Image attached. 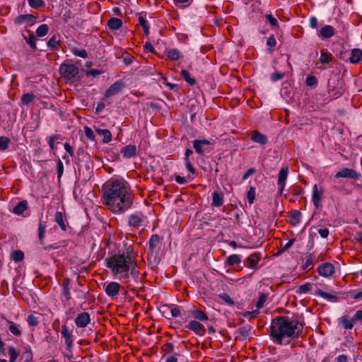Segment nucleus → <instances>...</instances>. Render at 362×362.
<instances>
[{
  "mask_svg": "<svg viewBox=\"0 0 362 362\" xmlns=\"http://www.w3.org/2000/svg\"><path fill=\"white\" fill-rule=\"evenodd\" d=\"M334 177L336 178H350L353 180H359L361 174L354 169L344 168L338 171Z\"/></svg>",
  "mask_w": 362,
  "mask_h": 362,
  "instance_id": "obj_6",
  "label": "nucleus"
},
{
  "mask_svg": "<svg viewBox=\"0 0 362 362\" xmlns=\"http://www.w3.org/2000/svg\"><path fill=\"white\" fill-rule=\"evenodd\" d=\"M59 138H60V135H59V134L54 135V136L47 138L48 144H49L51 150H54L55 148L54 141L56 140H58Z\"/></svg>",
  "mask_w": 362,
  "mask_h": 362,
  "instance_id": "obj_53",
  "label": "nucleus"
},
{
  "mask_svg": "<svg viewBox=\"0 0 362 362\" xmlns=\"http://www.w3.org/2000/svg\"><path fill=\"white\" fill-rule=\"evenodd\" d=\"M362 57V50L358 48H354L351 50L349 61L352 64H356L360 62Z\"/></svg>",
  "mask_w": 362,
  "mask_h": 362,
  "instance_id": "obj_22",
  "label": "nucleus"
},
{
  "mask_svg": "<svg viewBox=\"0 0 362 362\" xmlns=\"http://www.w3.org/2000/svg\"><path fill=\"white\" fill-rule=\"evenodd\" d=\"M107 267L111 270L115 279L122 283L129 282V275L137 281L139 272L136 269V263L130 255L115 254L105 259Z\"/></svg>",
  "mask_w": 362,
  "mask_h": 362,
  "instance_id": "obj_3",
  "label": "nucleus"
},
{
  "mask_svg": "<svg viewBox=\"0 0 362 362\" xmlns=\"http://www.w3.org/2000/svg\"><path fill=\"white\" fill-rule=\"evenodd\" d=\"M268 298V294L262 293H260L258 300L256 303L255 307L257 310L262 308L264 306V303Z\"/></svg>",
  "mask_w": 362,
  "mask_h": 362,
  "instance_id": "obj_43",
  "label": "nucleus"
},
{
  "mask_svg": "<svg viewBox=\"0 0 362 362\" xmlns=\"http://www.w3.org/2000/svg\"><path fill=\"white\" fill-rule=\"evenodd\" d=\"M335 34L334 28L329 25L322 27L318 33V37L322 40L330 38Z\"/></svg>",
  "mask_w": 362,
  "mask_h": 362,
  "instance_id": "obj_16",
  "label": "nucleus"
},
{
  "mask_svg": "<svg viewBox=\"0 0 362 362\" xmlns=\"http://www.w3.org/2000/svg\"><path fill=\"white\" fill-rule=\"evenodd\" d=\"M47 46L51 49H56L59 46V40H57L56 35H53L47 42Z\"/></svg>",
  "mask_w": 362,
  "mask_h": 362,
  "instance_id": "obj_45",
  "label": "nucleus"
},
{
  "mask_svg": "<svg viewBox=\"0 0 362 362\" xmlns=\"http://www.w3.org/2000/svg\"><path fill=\"white\" fill-rule=\"evenodd\" d=\"M240 262H241V258H240V256L238 255L235 254V255H229L226 259V263L229 266L238 265V264H240Z\"/></svg>",
  "mask_w": 362,
  "mask_h": 362,
  "instance_id": "obj_33",
  "label": "nucleus"
},
{
  "mask_svg": "<svg viewBox=\"0 0 362 362\" xmlns=\"http://www.w3.org/2000/svg\"><path fill=\"white\" fill-rule=\"evenodd\" d=\"M186 327L199 336H203L205 334L204 326L197 320L190 321Z\"/></svg>",
  "mask_w": 362,
  "mask_h": 362,
  "instance_id": "obj_11",
  "label": "nucleus"
},
{
  "mask_svg": "<svg viewBox=\"0 0 362 362\" xmlns=\"http://www.w3.org/2000/svg\"><path fill=\"white\" fill-rule=\"evenodd\" d=\"M23 37L25 42L30 46L32 49H36V38L33 34L29 33L28 36L23 35Z\"/></svg>",
  "mask_w": 362,
  "mask_h": 362,
  "instance_id": "obj_44",
  "label": "nucleus"
},
{
  "mask_svg": "<svg viewBox=\"0 0 362 362\" xmlns=\"http://www.w3.org/2000/svg\"><path fill=\"white\" fill-rule=\"evenodd\" d=\"M107 25L111 30H118L122 25V21L117 18H111L107 22Z\"/></svg>",
  "mask_w": 362,
  "mask_h": 362,
  "instance_id": "obj_27",
  "label": "nucleus"
},
{
  "mask_svg": "<svg viewBox=\"0 0 362 362\" xmlns=\"http://www.w3.org/2000/svg\"><path fill=\"white\" fill-rule=\"evenodd\" d=\"M36 17L32 14H23L17 16L14 21L16 25L25 24L28 26H32L35 24Z\"/></svg>",
  "mask_w": 362,
  "mask_h": 362,
  "instance_id": "obj_8",
  "label": "nucleus"
},
{
  "mask_svg": "<svg viewBox=\"0 0 362 362\" xmlns=\"http://www.w3.org/2000/svg\"><path fill=\"white\" fill-rule=\"evenodd\" d=\"M210 141L206 139L198 140L196 139L193 141V146L197 153L202 154L204 152L203 146L209 145Z\"/></svg>",
  "mask_w": 362,
  "mask_h": 362,
  "instance_id": "obj_24",
  "label": "nucleus"
},
{
  "mask_svg": "<svg viewBox=\"0 0 362 362\" xmlns=\"http://www.w3.org/2000/svg\"><path fill=\"white\" fill-rule=\"evenodd\" d=\"M145 216L140 212L132 214L129 216L128 226L132 228H139L144 226Z\"/></svg>",
  "mask_w": 362,
  "mask_h": 362,
  "instance_id": "obj_5",
  "label": "nucleus"
},
{
  "mask_svg": "<svg viewBox=\"0 0 362 362\" xmlns=\"http://www.w3.org/2000/svg\"><path fill=\"white\" fill-rule=\"evenodd\" d=\"M59 73L66 81H74L78 78L79 69L76 65L66 61L61 64Z\"/></svg>",
  "mask_w": 362,
  "mask_h": 362,
  "instance_id": "obj_4",
  "label": "nucleus"
},
{
  "mask_svg": "<svg viewBox=\"0 0 362 362\" xmlns=\"http://www.w3.org/2000/svg\"><path fill=\"white\" fill-rule=\"evenodd\" d=\"M124 87V83L121 81H117L111 85L105 91V97L110 98L118 94Z\"/></svg>",
  "mask_w": 362,
  "mask_h": 362,
  "instance_id": "obj_10",
  "label": "nucleus"
},
{
  "mask_svg": "<svg viewBox=\"0 0 362 362\" xmlns=\"http://www.w3.org/2000/svg\"><path fill=\"white\" fill-rule=\"evenodd\" d=\"M8 329L13 334L16 336H20L21 334L22 330L20 325L11 321H8Z\"/></svg>",
  "mask_w": 362,
  "mask_h": 362,
  "instance_id": "obj_34",
  "label": "nucleus"
},
{
  "mask_svg": "<svg viewBox=\"0 0 362 362\" xmlns=\"http://www.w3.org/2000/svg\"><path fill=\"white\" fill-rule=\"evenodd\" d=\"M29 6L34 8H38L45 5L43 0H28Z\"/></svg>",
  "mask_w": 362,
  "mask_h": 362,
  "instance_id": "obj_51",
  "label": "nucleus"
},
{
  "mask_svg": "<svg viewBox=\"0 0 362 362\" xmlns=\"http://www.w3.org/2000/svg\"><path fill=\"white\" fill-rule=\"evenodd\" d=\"M167 56L171 60H177L180 58L181 54L177 49H170L167 51Z\"/></svg>",
  "mask_w": 362,
  "mask_h": 362,
  "instance_id": "obj_40",
  "label": "nucleus"
},
{
  "mask_svg": "<svg viewBox=\"0 0 362 362\" xmlns=\"http://www.w3.org/2000/svg\"><path fill=\"white\" fill-rule=\"evenodd\" d=\"M219 297L228 305H233L234 303L232 298L226 293H221L219 295Z\"/></svg>",
  "mask_w": 362,
  "mask_h": 362,
  "instance_id": "obj_59",
  "label": "nucleus"
},
{
  "mask_svg": "<svg viewBox=\"0 0 362 362\" xmlns=\"http://www.w3.org/2000/svg\"><path fill=\"white\" fill-rule=\"evenodd\" d=\"M27 322L30 326H36L39 323L38 318L35 317L34 315H30L28 317Z\"/></svg>",
  "mask_w": 362,
  "mask_h": 362,
  "instance_id": "obj_56",
  "label": "nucleus"
},
{
  "mask_svg": "<svg viewBox=\"0 0 362 362\" xmlns=\"http://www.w3.org/2000/svg\"><path fill=\"white\" fill-rule=\"evenodd\" d=\"M35 95L32 93H24L21 98V103L25 105H28L33 102Z\"/></svg>",
  "mask_w": 362,
  "mask_h": 362,
  "instance_id": "obj_38",
  "label": "nucleus"
},
{
  "mask_svg": "<svg viewBox=\"0 0 362 362\" xmlns=\"http://www.w3.org/2000/svg\"><path fill=\"white\" fill-rule=\"evenodd\" d=\"M288 167H282L279 173L277 185L279 186V193L281 194L286 186V182L288 174Z\"/></svg>",
  "mask_w": 362,
  "mask_h": 362,
  "instance_id": "obj_7",
  "label": "nucleus"
},
{
  "mask_svg": "<svg viewBox=\"0 0 362 362\" xmlns=\"http://www.w3.org/2000/svg\"><path fill=\"white\" fill-rule=\"evenodd\" d=\"M160 243V237L158 235H152L148 241L149 249L153 252Z\"/></svg>",
  "mask_w": 362,
  "mask_h": 362,
  "instance_id": "obj_32",
  "label": "nucleus"
},
{
  "mask_svg": "<svg viewBox=\"0 0 362 362\" xmlns=\"http://www.w3.org/2000/svg\"><path fill=\"white\" fill-rule=\"evenodd\" d=\"M96 133L103 136V142L108 144L112 141V134L110 130L107 129L95 128Z\"/></svg>",
  "mask_w": 362,
  "mask_h": 362,
  "instance_id": "obj_21",
  "label": "nucleus"
},
{
  "mask_svg": "<svg viewBox=\"0 0 362 362\" xmlns=\"http://www.w3.org/2000/svg\"><path fill=\"white\" fill-rule=\"evenodd\" d=\"M69 283L70 280L69 279H66L64 283L62 284V294L67 301L71 299V294L69 288Z\"/></svg>",
  "mask_w": 362,
  "mask_h": 362,
  "instance_id": "obj_37",
  "label": "nucleus"
},
{
  "mask_svg": "<svg viewBox=\"0 0 362 362\" xmlns=\"http://www.w3.org/2000/svg\"><path fill=\"white\" fill-rule=\"evenodd\" d=\"M47 225L46 222L42 221V220L40 221L38 224V239L40 245H44V239H45V230H46Z\"/></svg>",
  "mask_w": 362,
  "mask_h": 362,
  "instance_id": "obj_23",
  "label": "nucleus"
},
{
  "mask_svg": "<svg viewBox=\"0 0 362 362\" xmlns=\"http://www.w3.org/2000/svg\"><path fill=\"white\" fill-rule=\"evenodd\" d=\"M120 153L122 157L126 159L134 157L136 155V146L131 144L125 146L121 149Z\"/></svg>",
  "mask_w": 362,
  "mask_h": 362,
  "instance_id": "obj_17",
  "label": "nucleus"
},
{
  "mask_svg": "<svg viewBox=\"0 0 362 362\" xmlns=\"http://www.w3.org/2000/svg\"><path fill=\"white\" fill-rule=\"evenodd\" d=\"M57 169L58 178L60 179L61 177L62 176L63 172H64V165L60 159H58Z\"/></svg>",
  "mask_w": 362,
  "mask_h": 362,
  "instance_id": "obj_57",
  "label": "nucleus"
},
{
  "mask_svg": "<svg viewBox=\"0 0 362 362\" xmlns=\"http://www.w3.org/2000/svg\"><path fill=\"white\" fill-rule=\"evenodd\" d=\"M49 31V27L46 24L40 25L36 30L37 36L42 37L45 36Z\"/></svg>",
  "mask_w": 362,
  "mask_h": 362,
  "instance_id": "obj_41",
  "label": "nucleus"
},
{
  "mask_svg": "<svg viewBox=\"0 0 362 362\" xmlns=\"http://www.w3.org/2000/svg\"><path fill=\"white\" fill-rule=\"evenodd\" d=\"M84 132H85V135L86 136L91 140V141H94L95 140V134H94V132L91 129V128L88 127H85L84 128Z\"/></svg>",
  "mask_w": 362,
  "mask_h": 362,
  "instance_id": "obj_55",
  "label": "nucleus"
},
{
  "mask_svg": "<svg viewBox=\"0 0 362 362\" xmlns=\"http://www.w3.org/2000/svg\"><path fill=\"white\" fill-rule=\"evenodd\" d=\"M8 354L9 356V362H15L19 356L20 352L13 346H8Z\"/></svg>",
  "mask_w": 362,
  "mask_h": 362,
  "instance_id": "obj_29",
  "label": "nucleus"
},
{
  "mask_svg": "<svg viewBox=\"0 0 362 362\" xmlns=\"http://www.w3.org/2000/svg\"><path fill=\"white\" fill-rule=\"evenodd\" d=\"M267 22L274 28H276L278 26V21L271 14H267L265 16Z\"/></svg>",
  "mask_w": 362,
  "mask_h": 362,
  "instance_id": "obj_54",
  "label": "nucleus"
},
{
  "mask_svg": "<svg viewBox=\"0 0 362 362\" xmlns=\"http://www.w3.org/2000/svg\"><path fill=\"white\" fill-rule=\"evenodd\" d=\"M180 75L190 86H193L196 83V80L190 77L189 73L187 70H181Z\"/></svg>",
  "mask_w": 362,
  "mask_h": 362,
  "instance_id": "obj_42",
  "label": "nucleus"
},
{
  "mask_svg": "<svg viewBox=\"0 0 362 362\" xmlns=\"http://www.w3.org/2000/svg\"><path fill=\"white\" fill-rule=\"evenodd\" d=\"M334 270V266L329 262L323 263L317 267L319 274L323 277H329L332 276Z\"/></svg>",
  "mask_w": 362,
  "mask_h": 362,
  "instance_id": "obj_9",
  "label": "nucleus"
},
{
  "mask_svg": "<svg viewBox=\"0 0 362 362\" xmlns=\"http://www.w3.org/2000/svg\"><path fill=\"white\" fill-rule=\"evenodd\" d=\"M251 140L261 145L267 144L268 141L267 137L265 135L261 134L257 130L252 132Z\"/></svg>",
  "mask_w": 362,
  "mask_h": 362,
  "instance_id": "obj_20",
  "label": "nucleus"
},
{
  "mask_svg": "<svg viewBox=\"0 0 362 362\" xmlns=\"http://www.w3.org/2000/svg\"><path fill=\"white\" fill-rule=\"evenodd\" d=\"M189 178H190V176H188L187 177H182L180 175L175 176V180L176 182H177L178 184H180V185L187 183L188 179H189Z\"/></svg>",
  "mask_w": 362,
  "mask_h": 362,
  "instance_id": "obj_60",
  "label": "nucleus"
},
{
  "mask_svg": "<svg viewBox=\"0 0 362 362\" xmlns=\"http://www.w3.org/2000/svg\"><path fill=\"white\" fill-rule=\"evenodd\" d=\"M276 39L274 35H271L267 40V45L270 47H274L276 46Z\"/></svg>",
  "mask_w": 362,
  "mask_h": 362,
  "instance_id": "obj_62",
  "label": "nucleus"
},
{
  "mask_svg": "<svg viewBox=\"0 0 362 362\" xmlns=\"http://www.w3.org/2000/svg\"><path fill=\"white\" fill-rule=\"evenodd\" d=\"M303 326L304 323L296 317H277L272 320L270 326V336L275 343L281 345L285 338H298L303 332Z\"/></svg>",
  "mask_w": 362,
  "mask_h": 362,
  "instance_id": "obj_2",
  "label": "nucleus"
},
{
  "mask_svg": "<svg viewBox=\"0 0 362 362\" xmlns=\"http://www.w3.org/2000/svg\"><path fill=\"white\" fill-rule=\"evenodd\" d=\"M103 73L102 71H100L98 69H90L86 71V76H96Z\"/></svg>",
  "mask_w": 362,
  "mask_h": 362,
  "instance_id": "obj_63",
  "label": "nucleus"
},
{
  "mask_svg": "<svg viewBox=\"0 0 362 362\" xmlns=\"http://www.w3.org/2000/svg\"><path fill=\"white\" fill-rule=\"evenodd\" d=\"M329 87H330V85H329ZM329 92L332 96L338 98L342 93V83L338 81L336 86L329 88Z\"/></svg>",
  "mask_w": 362,
  "mask_h": 362,
  "instance_id": "obj_28",
  "label": "nucleus"
},
{
  "mask_svg": "<svg viewBox=\"0 0 362 362\" xmlns=\"http://www.w3.org/2000/svg\"><path fill=\"white\" fill-rule=\"evenodd\" d=\"M305 83L308 86L315 87L317 84V79L315 76L310 75L306 78Z\"/></svg>",
  "mask_w": 362,
  "mask_h": 362,
  "instance_id": "obj_50",
  "label": "nucleus"
},
{
  "mask_svg": "<svg viewBox=\"0 0 362 362\" xmlns=\"http://www.w3.org/2000/svg\"><path fill=\"white\" fill-rule=\"evenodd\" d=\"M120 287L119 283L112 281L105 286V292L109 297H115L119 293Z\"/></svg>",
  "mask_w": 362,
  "mask_h": 362,
  "instance_id": "obj_13",
  "label": "nucleus"
},
{
  "mask_svg": "<svg viewBox=\"0 0 362 362\" xmlns=\"http://www.w3.org/2000/svg\"><path fill=\"white\" fill-rule=\"evenodd\" d=\"M192 315L194 318L200 321H206L209 317L207 315L201 310H194L192 312Z\"/></svg>",
  "mask_w": 362,
  "mask_h": 362,
  "instance_id": "obj_31",
  "label": "nucleus"
},
{
  "mask_svg": "<svg viewBox=\"0 0 362 362\" xmlns=\"http://www.w3.org/2000/svg\"><path fill=\"white\" fill-rule=\"evenodd\" d=\"M284 73L275 72L271 75V80L273 82H275V81L282 79L284 78Z\"/></svg>",
  "mask_w": 362,
  "mask_h": 362,
  "instance_id": "obj_58",
  "label": "nucleus"
},
{
  "mask_svg": "<svg viewBox=\"0 0 362 362\" xmlns=\"http://www.w3.org/2000/svg\"><path fill=\"white\" fill-rule=\"evenodd\" d=\"M28 209L26 200L18 202L13 209L12 212L16 215H21Z\"/></svg>",
  "mask_w": 362,
  "mask_h": 362,
  "instance_id": "obj_25",
  "label": "nucleus"
},
{
  "mask_svg": "<svg viewBox=\"0 0 362 362\" xmlns=\"http://www.w3.org/2000/svg\"><path fill=\"white\" fill-rule=\"evenodd\" d=\"M315 293L317 296H319L329 301H331V302H335L337 300V297L336 296L327 293H326L322 290H320V289L315 291Z\"/></svg>",
  "mask_w": 362,
  "mask_h": 362,
  "instance_id": "obj_30",
  "label": "nucleus"
},
{
  "mask_svg": "<svg viewBox=\"0 0 362 362\" xmlns=\"http://www.w3.org/2000/svg\"><path fill=\"white\" fill-rule=\"evenodd\" d=\"M223 195L222 193L214 192L212 194V206L219 207L223 204Z\"/></svg>",
  "mask_w": 362,
  "mask_h": 362,
  "instance_id": "obj_26",
  "label": "nucleus"
},
{
  "mask_svg": "<svg viewBox=\"0 0 362 362\" xmlns=\"http://www.w3.org/2000/svg\"><path fill=\"white\" fill-rule=\"evenodd\" d=\"M10 139L6 136H0V151H4L8 147Z\"/></svg>",
  "mask_w": 362,
  "mask_h": 362,
  "instance_id": "obj_46",
  "label": "nucleus"
},
{
  "mask_svg": "<svg viewBox=\"0 0 362 362\" xmlns=\"http://www.w3.org/2000/svg\"><path fill=\"white\" fill-rule=\"evenodd\" d=\"M55 222L59 226L63 231L66 230V227L63 218V214L60 211H57L54 218Z\"/></svg>",
  "mask_w": 362,
  "mask_h": 362,
  "instance_id": "obj_35",
  "label": "nucleus"
},
{
  "mask_svg": "<svg viewBox=\"0 0 362 362\" xmlns=\"http://www.w3.org/2000/svg\"><path fill=\"white\" fill-rule=\"evenodd\" d=\"M250 328L249 327L243 326L238 328L237 332L245 339L250 334Z\"/></svg>",
  "mask_w": 362,
  "mask_h": 362,
  "instance_id": "obj_49",
  "label": "nucleus"
},
{
  "mask_svg": "<svg viewBox=\"0 0 362 362\" xmlns=\"http://www.w3.org/2000/svg\"><path fill=\"white\" fill-rule=\"evenodd\" d=\"M247 198L250 204L254 202L255 199V188L254 187H250L247 193Z\"/></svg>",
  "mask_w": 362,
  "mask_h": 362,
  "instance_id": "obj_47",
  "label": "nucleus"
},
{
  "mask_svg": "<svg viewBox=\"0 0 362 362\" xmlns=\"http://www.w3.org/2000/svg\"><path fill=\"white\" fill-rule=\"evenodd\" d=\"M332 54L326 52H322L320 57V61L322 64H327L329 62Z\"/></svg>",
  "mask_w": 362,
  "mask_h": 362,
  "instance_id": "obj_48",
  "label": "nucleus"
},
{
  "mask_svg": "<svg viewBox=\"0 0 362 362\" xmlns=\"http://www.w3.org/2000/svg\"><path fill=\"white\" fill-rule=\"evenodd\" d=\"M261 259V255L259 252H254L249 255L244 262L245 266L251 269H256L257 265Z\"/></svg>",
  "mask_w": 362,
  "mask_h": 362,
  "instance_id": "obj_12",
  "label": "nucleus"
},
{
  "mask_svg": "<svg viewBox=\"0 0 362 362\" xmlns=\"http://www.w3.org/2000/svg\"><path fill=\"white\" fill-rule=\"evenodd\" d=\"M71 52L74 56L78 57H81L83 59H86L88 57L87 51L84 49H80L76 47H73L71 49Z\"/></svg>",
  "mask_w": 362,
  "mask_h": 362,
  "instance_id": "obj_39",
  "label": "nucleus"
},
{
  "mask_svg": "<svg viewBox=\"0 0 362 362\" xmlns=\"http://www.w3.org/2000/svg\"><path fill=\"white\" fill-rule=\"evenodd\" d=\"M23 257H24V254L21 250H15L12 253V259L16 262L21 261L23 259Z\"/></svg>",
  "mask_w": 362,
  "mask_h": 362,
  "instance_id": "obj_52",
  "label": "nucleus"
},
{
  "mask_svg": "<svg viewBox=\"0 0 362 362\" xmlns=\"http://www.w3.org/2000/svg\"><path fill=\"white\" fill-rule=\"evenodd\" d=\"M324 191L320 189H318L317 185L315 184L313 187V194H312V202L315 206L316 209H318L320 206V202L322 199V197L323 195Z\"/></svg>",
  "mask_w": 362,
  "mask_h": 362,
  "instance_id": "obj_15",
  "label": "nucleus"
},
{
  "mask_svg": "<svg viewBox=\"0 0 362 362\" xmlns=\"http://www.w3.org/2000/svg\"><path fill=\"white\" fill-rule=\"evenodd\" d=\"M90 322V317L88 313L83 312L78 315L75 319V324L78 327H85Z\"/></svg>",
  "mask_w": 362,
  "mask_h": 362,
  "instance_id": "obj_14",
  "label": "nucleus"
},
{
  "mask_svg": "<svg viewBox=\"0 0 362 362\" xmlns=\"http://www.w3.org/2000/svg\"><path fill=\"white\" fill-rule=\"evenodd\" d=\"M185 166H186L187 169L190 173H192V174H195V173H196V170H195V168L192 166V165L191 164V162H190V160H189V158H187V159H185Z\"/></svg>",
  "mask_w": 362,
  "mask_h": 362,
  "instance_id": "obj_61",
  "label": "nucleus"
},
{
  "mask_svg": "<svg viewBox=\"0 0 362 362\" xmlns=\"http://www.w3.org/2000/svg\"><path fill=\"white\" fill-rule=\"evenodd\" d=\"M61 334L64 339L66 346L70 349L73 346L72 334L68 329L67 326L64 325L62 326Z\"/></svg>",
  "mask_w": 362,
  "mask_h": 362,
  "instance_id": "obj_18",
  "label": "nucleus"
},
{
  "mask_svg": "<svg viewBox=\"0 0 362 362\" xmlns=\"http://www.w3.org/2000/svg\"><path fill=\"white\" fill-rule=\"evenodd\" d=\"M354 240L361 244L362 245V233L361 232H356L354 235Z\"/></svg>",
  "mask_w": 362,
  "mask_h": 362,
  "instance_id": "obj_64",
  "label": "nucleus"
},
{
  "mask_svg": "<svg viewBox=\"0 0 362 362\" xmlns=\"http://www.w3.org/2000/svg\"><path fill=\"white\" fill-rule=\"evenodd\" d=\"M339 325L345 329H351L354 327V321L353 318H350L348 315H344L339 318Z\"/></svg>",
  "mask_w": 362,
  "mask_h": 362,
  "instance_id": "obj_19",
  "label": "nucleus"
},
{
  "mask_svg": "<svg viewBox=\"0 0 362 362\" xmlns=\"http://www.w3.org/2000/svg\"><path fill=\"white\" fill-rule=\"evenodd\" d=\"M103 203L114 214L124 213L133 204V197L127 182L111 179L103 187Z\"/></svg>",
  "mask_w": 362,
  "mask_h": 362,
  "instance_id": "obj_1",
  "label": "nucleus"
},
{
  "mask_svg": "<svg viewBox=\"0 0 362 362\" xmlns=\"http://www.w3.org/2000/svg\"><path fill=\"white\" fill-rule=\"evenodd\" d=\"M312 284L310 283H305L303 285L299 286L296 290V293L297 294H305L309 292L312 289Z\"/></svg>",
  "mask_w": 362,
  "mask_h": 362,
  "instance_id": "obj_36",
  "label": "nucleus"
}]
</instances>
